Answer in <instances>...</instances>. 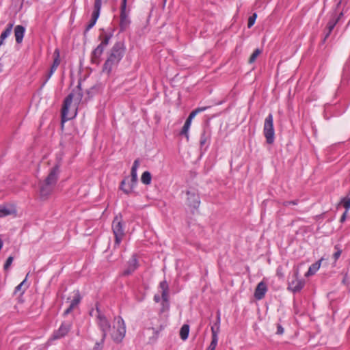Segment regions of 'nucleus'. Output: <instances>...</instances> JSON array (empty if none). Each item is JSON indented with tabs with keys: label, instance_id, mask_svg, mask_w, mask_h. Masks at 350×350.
<instances>
[{
	"label": "nucleus",
	"instance_id": "nucleus-39",
	"mask_svg": "<svg viewBox=\"0 0 350 350\" xmlns=\"http://www.w3.org/2000/svg\"><path fill=\"white\" fill-rule=\"evenodd\" d=\"M334 248L336 250V252L333 254V258L336 261L341 255L342 250L339 247L338 245H335Z\"/></svg>",
	"mask_w": 350,
	"mask_h": 350
},
{
	"label": "nucleus",
	"instance_id": "nucleus-23",
	"mask_svg": "<svg viewBox=\"0 0 350 350\" xmlns=\"http://www.w3.org/2000/svg\"><path fill=\"white\" fill-rule=\"evenodd\" d=\"M191 121H190V118H187L183 128H182V130L180 133V134L181 135H184L186 137L187 139L189 140V133H188V131H189V129L190 128V126H191Z\"/></svg>",
	"mask_w": 350,
	"mask_h": 350
},
{
	"label": "nucleus",
	"instance_id": "nucleus-1",
	"mask_svg": "<svg viewBox=\"0 0 350 350\" xmlns=\"http://www.w3.org/2000/svg\"><path fill=\"white\" fill-rule=\"evenodd\" d=\"M126 48L123 42H116L110 51L108 57L103 64V72L108 75L111 73L112 69L116 67L124 55Z\"/></svg>",
	"mask_w": 350,
	"mask_h": 350
},
{
	"label": "nucleus",
	"instance_id": "nucleus-57",
	"mask_svg": "<svg viewBox=\"0 0 350 350\" xmlns=\"http://www.w3.org/2000/svg\"><path fill=\"white\" fill-rule=\"evenodd\" d=\"M90 315H92V311H91V312H90Z\"/></svg>",
	"mask_w": 350,
	"mask_h": 350
},
{
	"label": "nucleus",
	"instance_id": "nucleus-19",
	"mask_svg": "<svg viewBox=\"0 0 350 350\" xmlns=\"http://www.w3.org/2000/svg\"><path fill=\"white\" fill-rule=\"evenodd\" d=\"M211 131L208 129H204L201 133L200 136V146L201 148H202L207 142L210 141L211 139Z\"/></svg>",
	"mask_w": 350,
	"mask_h": 350
},
{
	"label": "nucleus",
	"instance_id": "nucleus-49",
	"mask_svg": "<svg viewBox=\"0 0 350 350\" xmlns=\"http://www.w3.org/2000/svg\"><path fill=\"white\" fill-rule=\"evenodd\" d=\"M347 213L348 211H345L343 213V214L342 215L341 217H340V221L341 223H343L345 220H346V217H347Z\"/></svg>",
	"mask_w": 350,
	"mask_h": 350
},
{
	"label": "nucleus",
	"instance_id": "nucleus-43",
	"mask_svg": "<svg viewBox=\"0 0 350 350\" xmlns=\"http://www.w3.org/2000/svg\"><path fill=\"white\" fill-rule=\"evenodd\" d=\"M299 202L298 200H291V201H284L282 202V205L284 206H288L289 205H297Z\"/></svg>",
	"mask_w": 350,
	"mask_h": 350
},
{
	"label": "nucleus",
	"instance_id": "nucleus-2",
	"mask_svg": "<svg viewBox=\"0 0 350 350\" xmlns=\"http://www.w3.org/2000/svg\"><path fill=\"white\" fill-rule=\"evenodd\" d=\"M83 98V92L81 88V83L79 82L77 86V90L75 93L69 94L64 99V104L62 108V122L64 123L74 117L77 115V111L74 113L73 115H69V107L74 99L75 102L77 104L80 103Z\"/></svg>",
	"mask_w": 350,
	"mask_h": 350
},
{
	"label": "nucleus",
	"instance_id": "nucleus-35",
	"mask_svg": "<svg viewBox=\"0 0 350 350\" xmlns=\"http://www.w3.org/2000/svg\"><path fill=\"white\" fill-rule=\"evenodd\" d=\"M106 338H103V336H102V338L99 342H96L95 343L94 347H93L92 350H102L103 348L104 342Z\"/></svg>",
	"mask_w": 350,
	"mask_h": 350
},
{
	"label": "nucleus",
	"instance_id": "nucleus-24",
	"mask_svg": "<svg viewBox=\"0 0 350 350\" xmlns=\"http://www.w3.org/2000/svg\"><path fill=\"white\" fill-rule=\"evenodd\" d=\"M189 333V325L184 324L180 330V337L183 340H185L188 338Z\"/></svg>",
	"mask_w": 350,
	"mask_h": 350
},
{
	"label": "nucleus",
	"instance_id": "nucleus-31",
	"mask_svg": "<svg viewBox=\"0 0 350 350\" xmlns=\"http://www.w3.org/2000/svg\"><path fill=\"white\" fill-rule=\"evenodd\" d=\"M81 299V297L80 295L79 292L77 291L75 293V296L72 300L71 301L70 306H72V308H75L80 303Z\"/></svg>",
	"mask_w": 350,
	"mask_h": 350
},
{
	"label": "nucleus",
	"instance_id": "nucleus-38",
	"mask_svg": "<svg viewBox=\"0 0 350 350\" xmlns=\"http://www.w3.org/2000/svg\"><path fill=\"white\" fill-rule=\"evenodd\" d=\"M159 288L161 292L169 291V284L166 280H163L159 283Z\"/></svg>",
	"mask_w": 350,
	"mask_h": 350
},
{
	"label": "nucleus",
	"instance_id": "nucleus-56",
	"mask_svg": "<svg viewBox=\"0 0 350 350\" xmlns=\"http://www.w3.org/2000/svg\"><path fill=\"white\" fill-rule=\"evenodd\" d=\"M19 1L23 3L25 0H19Z\"/></svg>",
	"mask_w": 350,
	"mask_h": 350
},
{
	"label": "nucleus",
	"instance_id": "nucleus-7",
	"mask_svg": "<svg viewBox=\"0 0 350 350\" xmlns=\"http://www.w3.org/2000/svg\"><path fill=\"white\" fill-rule=\"evenodd\" d=\"M116 320V332L111 334V338L116 343H120L122 341L126 334V327L124 320L122 317H118L115 319Z\"/></svg>",
	"mask_w": 350,
	"mask_h": 350
},
{
	"label": "nucleus",
	"instance_id": "nucleus-20",
	"mask_svg": "<svg viewBox=\"0 0 350 350\" xmlns=\"http://www.w3.org/2000/svg\"><path fill=\"white\" fill-rule=\"evenodd\" d=\"M139 165V159H137L134 161L133 166L131 167V180H132V182L134 183H137V170Z\"/></svg>",
	"mask_w": 350,
	"mask_h": 350
},
{
	"label": "nucleus",
	"instance_id": "nucleus-17",
	"mask_svg": "<svg viewBox=\"0 0 350 350\" xmlns=\"http://www.w3.org/2000/svg\"><path fill=\"white\" fill-rule=\"evenodd\" d=\"M267 291V284L262 281L257 284L254 291V297L257 300H260L263 299L265 296V294Z\"/></svg>",
	"mask_w": 350,
	"mask_h": 350
},
{
	"label": "nucleus",
	"instance_id": "nucleus-13",
	"mask_svg": "<svg viewBox=\"0 0 350 350\" xmlns=\"http://www.w3.org/2000/svg\"><path fill=\"white\" fill-rule=\"evenodd\" d=\"M54 185L48 183L45 181L40 183V198L42 200H45L49 198L50 195L52 193Z\"/></svg>",
	"mask_w": 350,
	"mask_h": 350
},
{
	"label": "nucleus",
	"instance_id": "nucleus-3",
	"mask_svg": "<svg viewBox=\"0 0 350 350\" xmlns=\"http://www.w3.org/2000/svg\"><path fill=\"white\" fill-rule=\"evenodd\" d=\"M111 36V34H105L104 36L100 35L99 36V40L101 42L91 53L90 60L92 64L96 65H98L100 64V57L103 53L105 49L108 45Z\"/></svg>",
	"mask_w": 350,
	"mask_h": 350
},
{
	"label": "nucleus",
	"instance_id": "nucleus-40",
	"mask_svg": "<svg viewBox=\"0 0 350 350\" xmlns=\"http://www.w3.org/2000/svg\"><path fill=\"white\" fill-rule=\"evenodd\" d=\"M170 309V300L161 301V312L167 311Z\"/></svg>",
	"mask_w": 350,
	"mask_h": 350
},
{
	"label": "nucleus",
	"instance_id": "nucleus-52",
	"mask_svg": "<svg viewBox=\"0 0 350 350\" xmlns=\"http://www.w3.org/2000/svg\"><path fill=\"white\" fill-rule=\"evenodd\" d=\"M27 287H28V286H26L25 287V288L22 291V292H21V295H23V294L25 293V289H26Z\"/></svg>",
	"mask_w": 350,
	"mask_h": 350
},
{
	"label": "nucleus",
	"instance_id": "nucleus-11",
	"mask_svg": "<svg viewBox=\"0 0 350 350\" xmlns=\"http://www.w3.org/2000/svg\"><path fill=\"white\" fill-rule=\"evenodd\" d=\"M293 277L295 278L291 282H289L288 289L292 292H299L305 285V281L302 279L298 278V271L294 273Z\"/></svg>",
	"mask_w": 350,
	"mask_h": 350
},
{
	"label": "nucleus",
	"instance_id": "nucleus-36",
	"mask_svg": "<svg viewBox=\"0 0 350 350\" xmlns=\"http://www.w3.org/2000/svg\"><path fill=\"white\" fill-rule=\"evenodd\" d=\"M13 260H14V257L12 256H9L7 258V260H6V261H5L4 265H3L4 271H8V269H10V267L12 262H13Z\"/></svg>",
	"mask_w": 350,
	"mask_h": 350
},
{
	"label": "nucleus",
	"instance_id": "nucleus-26",
	"mask_svg": "<svg viewBox=\"0 0 350 350\" xmlns=\"http://www.w3.org/2000/svg\"><path fill=\"white\" fill-rule=\"evenodd\" d=\"M339 21V17H336V15L333 16L332 18L329 21L327 24L326 29H328L329 31H332L336 25Z\"/></svg>",
	"mask_w": 350,
	"mask_h": 350
},
{
	"label": "nucleus",
	"instance_id": "nucleus-21",
	"mask_svg": "<svg viewBox=\"0 0 350 350\" xmlns=\"http://www.w3.org/2000/svg\"><path fill=\"white\" fill-rule=\"evenodd\" d=\"M220 322H221V314L220 311H217L216 321L214 325L211 327V334H213V331L216 332V335H218L220 331Z\"/></svg>",
	"mask_w": 350,
	"mask_h": 350
},
{
	"label": "nucleus",
	"instance_id": "nucleus-54",
	"mask_svg": "<svg viewBox=\"0 0 350 350\" xmlns=\"http://www.w3.org/2000/svg\"><path fill=\"white\" fill-rule=\"evenodd\" d=\"M343 15V13L342 12H340L339 14V15L337 16V17H339V19L340 18V17H342V16Z\"/></svg>",
	"mask_w": 350,
	"mask_h": 350
},
{
	"label": "nucleus",
	"instance_id": "nucleus-10",
	"mask_svg": "<svg viewBox=\"0 0 350 350\" xmlns=\"http://www.w3.org/2000/svg\"><path fill=\"white\" fill-rule=\"evenodd\" d=\"M101 4H102L101 0H94V10L92 14V18L85 29V31H84L85 35L90 29H92L95 25V24L100 16Z\"/></svg>",
	"mask_w": 350,
	"mask_h": 350
},
{
	"label": "nucleus",
	"instance_id": "nucleus-50",
	"mask_svg": "<svg viewBox=\"0 0 350 350\" xmlns=\"http://www.w3.org/2000/svg\"><path fill=\"white\" fill-rule=\"evenodd\" d=\"M161 300L162 301V299H161V297L159 295H158V294L154 295V301L156 303H159V302H160V301H161Z\"/></svg>",
	"mask_w": 350,
	"mask_h": 350
},
{
	"label": "nucleus",
	"instance_id": "nucleus-14",
	"mask_svg": "<svg viewBox=\"0 0 350 350\" xmlns=\"http://www.w3.org/2000/svg\"><path fill=\"white\" fill-rule=\"evenodd\" d=\"M138 260L137 256L133 254L130 260L128 261L127 267L122 273L123 276H128L132 274L138 267Z\"/></svg>",
	"mask_w": 350,
	"mask_h": 350
},
{
	"label": "nucleus",
	"instance_id": "nucleus-12",
	"mask_svg": "<svg viewBox=\"0 0 350 350\" xmlns=\"http://www.w3.org/2000/svg\"><path fill=\"white\" fill-rule=\"evenodd\" d=\"M187 205L194 209L198 208L200 204L199 194L194 190H189L187 191Z\"/></svg>",
	"mask_w": 350,
	"mask_h": 350
},
{
	"label": "nucleus",
	"instance_id": "nucleus-41",
	"mask_svg": "<svg viewBox=\"0 0 350 350\" xmlns=\"http://www.w3.org/2000/svg\"><path fill=\"white\" fill-rule=\"evenodd\" d=\"M26 281H27V278H25V280L22 282H21L18 286H16L15 287L14 292V294H16L18 292H19L22 290V287L25 285Z\"/></svg>",
	"mask_w": 350,
	"mask_h": 350
},
{
	"label": "nucleus",
	"instance_id": "nucleus-8",
	"mask_svg": "<svg viewBox=\"0 0 350 350\" xmlns=\"http://www.w3.org/2000/svg\"><path fill=\"white\" fill-rule=\"evenodd\" d=\"M126 2L127 0H122L121 2L119 24L120 32L126 31L131 24V21L129 18V11L126 10Z\"/></svg>",
	"mask_w": 350,
	"mask_h": 350
},
{
	"label": "nucleus",
	"instance_id": "nucleus-45",
	"mask_svg": "<svg viewBox=\"0 0 350 350\" xmlns=\"http://www.w3.org/2000/svg\"><path fill=\"white\" fill-rule=\"evenodd\" d=\"M10 214V211L5 208H0V217L8 215Z\"/></svg>",
	"mask_w": 350,
	"mask_h": 350
},
{
	"label": "nucleus",
	"instance_id": "nucleus-37",
	"mask_svg": "<svg viewBox=\"0 0 350 350\" xmlns=\"http://www.w3.org/2000/svg\"><path fill=\"white\" fill-rule=\"evenodd\" d=\"M256 17H257L256 13H254L252 16H250L249 17L248 22H247V27L249 28L252 27L254 25Z\"/></svg>",
	"mask_w": 350,
	"mask_h": 350
},
{
	"label": "nucleus",
	"instance_id": "nucleus-46",
	"mask_svg": "<svg viewBox=\"0 0 350 350\" xmlns=\"http://www.w3.org/2000/svg\"><path fill=\"white\" fill-rule=\"evenodd\" d=\"M284 328L280 324H277V332L276 334H282L284 333Z\"/></svg>",
	"mask_w": 350,
	"mask_h": 350
},
{
	"label": "nucleus",
	"instance_id": "nucleus-22",
	"mask_svg": "<svg viewBox=\"0 0 350 350\" xmlns=\"http://www.w3.org/2000/svg\"><path fill=\"white\" fill-rule=\"evenodd\" d=\"M13 27L12 23H9L5 29L1 33L0 36V46L3 44V40L11 33Z\"/></svg>",
	"mask_w": 350,
	"mask_h": 350
},
{
	"label": "nucleus",
	"instance_id": "nucleus-15",
	"mask_svg": "<svg viewBox=\"0 0 350 350\" xmlns=\"http://www.w3.org/2000/svg\"><path fill=\"white\" fill-rule=\"evenodd\" d=\"M59 172V165L56 164L51 169L49 174L44 181L55 186L57 182Z\"/></svg>",
	"mask_w": 350,
	"mask_h": 350
},
{
	"label": "nucleus",
	"instance_id": "nucleus-33",
	"mask_svg": "<svg viewBox=\"0 0 350 350\" xmlns=\"http://www.w3.org/2000/svg\"><path fill=\"white\" fill-rule=\"evenodd\" d=\"M262 53V50H260V49H256L254 51V52L252 53V54L251 55V56L250 57V59L248 60V62L250 64H252L254 63L257 57Z\"/></svg>",
	"mask_w": 350,
	"mask_h": 350
},
{
	"label": "nucleus",
	"instance_id": "nucleus-42",
	"mask_svg": "<svg viewBox=\"0 0 350 350\" xmlns=\"http://www.w3.org/2000/svg\"><path fill=\"white\" fill-rule=\"evenodd\" d=\"M53 75V74H51L50 72H48L45 75H44V79L41 85V88H42L45 85L46 83H47V81L49 80V79L51 77V76Z\"/></svg>",
	"mask_w": 350,
	"mask_h": 350
},
{
	"label": "nucleus",
	"instance_id": "nucleus-48",
	"mask_svg": "<svg viewBox=\"0 0 350 350\" xmlns=\"http://www.w3.org/2000/svg\"><path fill=\"white\" fill-rule=\"evenodd\" d=\"M73 309H74V308H72V306H69V307L64 311V316L68 315L72 311Z\"/></svg>",
	"mask_w": 350,
	"mask_h": 350
},
{
	"label": "nucleus",
	"instance_id": "nucleus-9",
	"mask_svg": "<svg viewBox=\"0 0 350 350\" xmlns=\"http://www.w3.org/2000/svg\"><path fill=\"white\" fill-rule=\"evenodd\" d=\"M72 327V322L70 321H64L62 323L59 327L53 332L50 340H55L64 338L68 335Z\"/></svg>",
	"mask_w": 350,
	"mask_h": 350
},
{
	"label": "nucleus",
	"instance_id": "nucleus-27",
	"mask_svg": "<svg viewBox=\"0 0 350 350\" xmlns=\"http://www.w3.org/2000/svg\"><path fill=\"white\" fill-rule=\"evenodd\" d=\"M152 175L148 171L144 172L141 176V181L146 185L150 184Z\"/></svg>",
	"mask_w": 350,
	"mask_h": 350
},
{
	"label": "nucleus",
	"instance_id": "nucleus-30",
	"mask_svg": "<svg viewBox=\"0 0 350 350\" xmlns=\"http://www.w3.org/2000/svg\"><path fill=\"white\" fill-rule=\"evenodd\" d=\"M211 338V342L208 349L211 350H215L218 342V335H216V332L213 331V334H212Z\"/></svg>",
	"mask_w": 350,
	"mask_h": 350
},
{
	"label": "nucleus",
	"instance_id": "nucleus-47",
	"mask_svg": "<svg viewBox=\"0 0 350 350\" xmlns=\"http://www.w3.org/2000/svg\"><path fill=\"white\" fill-rule=\"evenodd\" d=\"M332 31H329L328 29H325V36H324V38H323V42H325V40L328 38V37L329 36V35L331 34Z\"/></svg>",
	"mask_w": 350,
	"mask_h": 350
},
{
	"label": "nucleus",
	"instance_id": "nucleus-44",
	"mask_svg": "<svg viewBox=\"0 0 350 350\" xmlns=\"http://www.w3.org/2000/svg\"><path fill=\"white\" fill-rule=\"evenodd\" d=\"M161 297L163 301H167V300H170L169 291H162Z\"/></svg>",
	"mask_w": 350,
	"mask_h": 350
},
{
	"label": "nucleus",
	"instance_id": "nucleus-55",
	"mask_svg": "<svg viewBox=\"0 0 350 350\" xmlns=\"http://www.w3.org/2000/svg\"><path fill=\"white\" fill-rule=\"evenodd\" d=\"M2 67H3V64L1 63H0V72L2 70Z\"/></svg>",
	"mask_w": 350,
	"mask_h": 350
},
{
	"label": "nucleus",
	"instance_id": "nucleus-25",
	"mask_svg": "<svg viewBox=\"0 0 350 350\" xmlns=\"http://www.w3.org/2000/svg\"><path fill=\"white\" fill-rule=\"evenodd\" d=\"M100 90V86L98 85H93L90 89L86 90V94L88 95V99H90L95 94H98Z\"/></svg>",
	"mask_w": 350,
	"mask_h": 350
},
{
	"label": "nucleus",
	"instance_id": "nucleus-16",
	"mask_svg": "<svg viewBox=\"0 0 350 350\" xmlns=\"http://www.w3.org/2000/svg\"><path fill=\"white\" fill-rule=\"evenodd\" d=\"M137 183H134L129 177L123 179L120 185V189L127 195L133 193V189Z\"/></svg>",
	"mask_w": 350,
	"mask_h": 350
},
{
	"label": "nucleus",
	"instance_id": "nucleus-32",
	"mask_svg": "<svg viewBox=\"0 0 350 350\" xmlns=\"http://www.w3.org/2000/svg\"><path fill=\"white\" fill-rule=\"evenodd\" d=\"M54 55V59L53 62V65L55 66L56 67H58L60 64V53L59 50L58 49H56L53 53Z\"/></svg>",
	"mask_w": 350,
	"mask_h": 350
},
{
	"label": "nucleus",
	"instance_id": "nucleus-28",
	"mask_svg": "<svg viewBox=\"0 0 350 350\" xmlns=\"http://www.w3.org/2000/svg\"><path fill=\"white\" fill-rule=\"evenodd\" d=\"M321 265V261L317 262L314 264H312L308 271V272L306 273V276H308L310 275L314 274L319 268Z\"/></svg>",
	"mask_w": 350,
	"mask_h": 350
},
{
	"label": "nucleus",
	"instance_id": "nucleus-53",
	"mask_svg": "<svg viewBox=\"0 0 350 350\" xmlns=\"http://www.w3.org/2000/svg\"><path fill=\"white\" fill-rule=\"evenodd\" d=\"M341 1H342V0H340V1L338 2V3H337V5H336V7H337V8L340 5Z\"/></svg>",
	"mask_w": 350,
	"mask_h": 350
},
{
	"label": "nucleus",
	"instance_id": "nucleus-29",
	"mask_svg": "<svg viewBox=\"0 0 350 350\" xmlns=\"http://www.w3.org/2000/svg\"><path fill=\"white\" fill-rule=\"evenodd\" d=\"M210 107H198L196 109L193 110L189 115L187 118H190V121H192V120L194 118V117L199 113L202 112L209 108Z\"/></svg>",
	"mask_w": 350,
	"mask_h": 350
},
{
	"label": "nucleus",
	"instance_id": "nucleus-18",
	"mask_svg": "<svg viewBox=\"0 0 350 350\" xmlns=\"http://www.w3.org/2000/svg\"><path fill=\"white\" fill-rule=\"evenodd\" d=\"M25 29L22 25H16L14 29V36L16 38V42L18 44L22 42L24 35H25Z\"/></svg>",
	"mask_w": 350,
	"mask_h": 350
},
{
	"label": "nucleus",
	"instance_id": "nucleus-34",
	"mask_svg": "<svg viewBox=\"0 0 350 350\" xmlns=\"http://www.w3.org/2000/svg\"><path fill=\"white\" fill-rule=\"evenodd\" d=\"M340 204L345 207V211H348L350 209V197L342 198L340 200Z\"/></svg>",
	"mask_w": 350,
	"mask_h": 350
},
{
	"label": "nucleus",
	"instance_id": "nucleus-51",
	"mask_svg": "<svg viewBox=\"0 0 350 350\" xmlns=\"http://www.w3.org/2000/svg\"><path fill=\"white\" fill-rule=\"evenodd\" d=\"M57 67H56L55 66H53L52 64L49 72H50L51 74H53L55 72V70H57Z\"/></svg>",
	"mask_w": 350,
	"mask_h": 350
},
{
	"label": "nucleus",
	"instance_id": "nucleus-6",
	"mask_svg": "<svg viewBox=\"0 0 350 350\" xmlns=\"http://www.w3.org/2000/svg\"><path fill=\"white\" fill-rule=\"evenodd\" d=\"M263 134L266 138V142L269 144H272L275 139V132L273 128V117L272 113H269L265 120Z\"/></svg>",
	"mask_w": 350,
	"mask_h": 350
},
{
	"label": "nucleus",
	"instance_id": "nucleus-5",
	"mask_svg": "<svg viewBox=\"0 0 350 350\" xmlns=\"http://www.w3.org/2000/svg\"><path fill=\"white\" fill-rule=\"evenodd\" d=\"M96 310L97 313L96 315V324L102 332L103 338H106L107 334L111 328V323L107 317L100 311L97 304L96 306Z\"/></svg>",
	"mask_w": 350,
	"mask_h": 350
},
{
	"label": "nucleus",
	"instance_id": "nucleus-4",
	"mask_svg": "<svg viewBox=\"0 0 350 350\" xmlns=\"http://www.w3.org/2000/svg\"><path fill=\"white\" fill-rule=\"evenodd\" d=\"M111 228L115 237L114 247H119L125 235L124 222L121 215H116L114 217L112 221Z\"/></svg>",
	"mask_w": 350,
	"mask_h": 350
}]
</instances>
